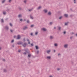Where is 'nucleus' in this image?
<instances>
[{
    "label": "nucleus",
    "instance_id": "1",
    "mask_svg": "<svg viewBox=\"0 0 77 77\" xmlns=\"http://www.w3.org/2000/svg\"><path fill=\"white\" fill-rule=\"evenodd\" d=\"M27 45H28V44H27V43H25L23 44L22 46H23V47H26V46Z\"/></svg>",
    "mask_w": 77,
    "mask_h": 77
},
{
    "label": "nucleus",
    "instance_id": "2",
    "mask_svg": "<svg viewBox=\"0 0 77 77\" xmlns=\"http://www.w3.org/2000/svg\"><path fill=\"white\" fill-rule=\"evenodd\" d=\"M28 28V27H27V26H24L23 27V30H26Z\"/></svg>",
    "mask_w": 77,
    "mask_h": 77
},
{
    "label": "nucleus",
    "instance_id": "3",
    "mask_svg": "<svg viewBox=\"0 0 77 77\" xmlns=\"http://www.w3.org/2000/svg\"><path fill=\"white\" fill-rule=\"evenodd\" d=\"M23 44V42H19L17 43L18 45H21V44Z\"/></svg>",
    "mask_w": 77,
    "mask_h": 77
},
{
    "label": "nucleus",
    "instance_id": "4",
    "mask_svg": "<svg viewBox=\"0 0 77 77\" xmlns=\"http://www.w3.org/2000/svg\"><path fill=\"white\" fill-rule=\"evenodd\" d=\"M26 40H27V41L28 42L29 44H30V40H29V39L28 38H27Z\"/></svg>",
    "mask_w": 77,
    "mask_h": 77
},
{
    "label": "nucleus",
    "instance_id": "5",
    "mask_svg": "<svg viewBox=\"0 0 77 77\" xmlns=\"http://www.w3.org/2000/svg\"><path fill=\"white\" fill-rule=\"evenodd\" d=\"M68 45L66 44L64 45V48H67L68 47Z\"/></svg>",
    "mask_w": 77,
    "mask_h": 77
},
{
    "label": "nucleus",
    "instance_id": "6",
    "mask_svg": "<svg viewBox=\"0 0 77 77\" xmlns=\"http://www.w3.org/2000/svg\"><path fill=\"white\" fill-rule=\"evenodd\" d=\"M24 51H25L26 53H28V51H29V50L28 49H26L24 50Z\"/></svg>",
    "mask_w": 77,
    "mask_h": 77
},
{
    "label": "nucleus",
    "instance_id": "7",
    "mask_svg": "<svg viewBox=\"0 0 77 77\" xmlns=\"http://www.w3.org/2000/svg\"><path fill=\"white\" fill-rule=\"evenodd\" d=\"M50 39H53V38H54V37L53 36H51L50 37Z\"/></svg>",
    "mask_w": 77,
    "mask_h": 77
},
{
    "label": "nucleus",
    "instance_id": "8",
    "mask_svg": "<svg viewBox=\"0 0 77 77\" xmlns=\"http://www.w3.org/2000/svg\"><path fill=\"white\" fill-rule=\"evenodd\" d=\"M47 53H48V54H49V53H50V51H50V50H48L47 51Z\"/></svg>",
    "mask_w": 77,
    "mask_h": 77
},
{
    "label": "nucleus",
    "instance_id": "9",
    "mask_svg": "<svg viewBox=\"0 0 77 77\" xmlns=\"http://www.w3.org/2000/svg\"><path fill=\"white\" fill-rule=\"evenodd\" d=\"M33 8H32L31 9H28V10H29V12H30V11H33Z\"/></svg>",
    "mask_w": 77,
    "mask_h": 77
},
{
    "label": "nucleus",
    "instance_id": "10",
    "mask_svg": "<svg viewBox=\"0 0 77 77\" xmlns=\"http://www.w3.org/2000/svg\"><path fill=\"white\" fill-rule=\"evenodd\" d=\"M5 28L6 29V30H8L9 29V27L8 26H5Z\"/></svg>",
    "mask_w": 77,
    "mask_h": 77
},
{
    "label": "nucleus",
    "instance_id": "11",
    "mask_svg": "<svg viewBox=\"0 0 77 77\" xmlns=\"http://www.w3.org/2000/svg\"><path fill=\"white\" fill-rule=\"evenodd\" d=\"M30 18H31V19H32V20L33 19V17L32 16V15L30 14Z\"/></svg>",
    "mask_w": 77,
    "mask_h": 77
},
{
    "label": "nucleus",
    "instance_id": "12",
    "mask_svg": "<svg viewBox=\"0 0 77 77\" xmlns=\"http://www.w3.org/2000/svg\"><path fill=\"white\" fill-rule=\"evenodd\" d=\"M18 17V18H21V17H22V15L21 14L19 15Z\"/></svg>",
    "mask_w": 77,
    "mask_h": 77
},
{
    "label": "nucleus",
    "instance_id": "13",
    "mask_svg": "<svg viewBox=\"0 0 77 77\" xmlns=\"http://www.w3.org/2000/svg\"><path fill=\"white\" fill-rule=\"evenodd\" d=\"M20 35H17V39H20Z\"/></svg>",
    "mask_w": 77,
    "mask_h": 77
},
{
    "label": "nucleus",
    "instance_id": "14",
    "mask_svg": "<svg viewBox=\"0 0 77 77\" xmlns=\"http://www.w3.org/2000/svg\"><path fill=\"white\" fill-rule=\"evenodd\" d=\"M41 8H42L41 7V6H39L38 7V8L37 9V10H39V9H41Z\"/></svg>",
    "mask_w": 77,
    "mask_h": 77
},
{
    "label": "nucleus",
    "instance_id": "15",
    "mask_svg": "<svg viewBox=\"0 0 77 77\" xmlns=\"http://www.w3.org/2000/svg\"><path fill=\"white\" fill-rule=\"evenodd\" d=\"M43 11L45 12V13H47V10L45 9Z\"/></svg>",
    "mask_w": 77,
    "mask_h": 77
},
{
    "label": "nucleus",
    "instance_id": "16",
    "mask_svg": "<svg viewBox=\"0 0 77 77\" xmlns=\"http://www.w3.org/2000/svg\"><path fill=\"white\" fill-rule=\"evenodd\" d=\"M42 30L43 31H46V30H47V29H46L45 28H43L42 29Z\"/></svg>",
    "mask_w": 77,
    "mask_h": 77
},
{
    "label": "nucleus",
    "instance_id": "17",
    "mask_svg": "<svg viewBox=\"0 0 77 77\" xmlns=\"http://www.w3.org/2000/svg\"><path fill=\"white\" fill-rule=\"evenodd\" d=\"M48 15H51V13L50 12H49L48 13Z\"/></svg>",
    "mask_w": 77,
    "mask_h": 77
},
{
    "label": "nucleus",
    "instance_id": "18",
    "mask_svg": "<svg viewBox=\"0 0 77 77\" xmlns=\"http://www.w3.org/2000/svg\"><path fill=\"white\" fill-rule=\"evenodd\" d=\"M64 16L65 17H68V15L67 14H64Z\"/></svg>",
    "mask_w": 77,
    "mask_h": 77
},
{
    "label": "nucleus",
    "instance_id": "19",
    "mask_svg": "<svg viewBox=\"0 0 77 77\" xmlns=\"http://www.w3.org/2000/svg\"><path fill=\"white\" fill-rule=\"evenodd\" d=\"M35 48L36 50H38V49L39 48V47H38V46H35Z\"/></svg>",
    "mask_w": 77,
    "mask_h": 77
},
{
    "label": "nucleus",
    "instance_id": "20",
    "mask_svg": "<svg viewBox=\"0 0 77 77\" xmlns=\"http://www.w3.org/2000/svg\"><path fill=\"white\" fill-rule=\"evenodd\" d=\"M47 58H48V59H51V56L47 57Z\"/></svg>",
    "mask_w": 77,
    "mask_h": 77
},
{
    "label": "nucleus",
    "instance_id": "21",
    "mask_svg": "<svg viewBox=\"0 0 77 77\" xmlns=\"http://www.w3.org/2000/svg\"><path fill=\"white\" fill-rule=\"evenodd\" d=\"M1 23H4V20H3V19H2L1 20Z\"/></svg>",
    "mask_w": 77,
    "mask_h": 77
},
{
    "label": "nucleus",
    "instance_id": "22",
    "mask_svg": "<svg viewBox=\"0 0 77 77\" xmlns=\"http://www.w3.org/2000/svg\"><path fill=\"white\" fill-rule=\"evenodd\" d=\"M5 1H6V0H3L2 1V3H4L5 2Z\"/></svg>",
    "mask_w": 77,
    "mask_h": 77
},
{
    "label": "nucleus",
    "instance_id": "23",
    "mask_svg": "<svg viewBox=\"0 0 77 77\" xmlns=\"http://www.w3.org/2000/svg\"><path fill=\"white\" fill-rule=\"evenodd\" d=\"M19 9H20V11H21V10H22V8H21V7H19Z\"/></svg>",
    "mask_w": 77,
    "mask_h": 77
},
{
    "label": "nucleus",
    "instance_id": "24",
    "mask_svg": "<svg viewBox=\"0 0 77 77\" xmlns=\"http://www.w3.org/2000/svg\"><path fill=\"white\" fill-rule=\"evenodd\" d=\"M54 45L55 47H57V44L55 43L54 44Z\"/></svg>",
    "mask_w": 77,
    "mask_h": 77
},
{
    "label": "nucleus",
    "instance_id": "25",
    "mask_svg": "<svg viewBox=\"0 0 77 77\" xmlns=\"http://www.w3.org/2000/svg\"><path fill=\"white\" fill-rule=\"evenodd\" d=\"M62 16L60 17L59 18V20H61L62 18Z\"/></svg>",
    "mask_w": 77,
    "mask_h": 77
},
{
    "label": "nucleus",
    "instance_id": "26",
    "mask_svg": "<svg viewBox=\"0 0 77 77\" xmlns=\"http://www.w3.org/2000/svg\"><path fill=\"white\" fill-rule=\"evenodd\" d=\"M34 27V25H32L30 26V27Z\"/></svg>",
    "mask_w": 77,
    "mask_h": 77
},
{
    "label": "nucleus",
    "instance_id": "27",
    "mask_svg": "<svg viewBox=\"0 0 77 77\" xmlns=\"http://www.w3.org/2000/svg\"><path fill=\"white\" fill-rule=\"evenodd\" d=\"M27 23H30V21H29V20H27Z\"/></svg>",
    "mask_w": 77,
    "mask_h": 77
},
{
    "label": "nucleus",
    "instance_id": "28",
    "mask_svg": "<svg viewBox=\"0 0 77 77\" xmlns=\"http://www.w3.org/2000/svg\"><path fill=\"white\" fill-rule=\"evenodd\" d=\"M60 29H61V27H58V29L59 30H60Z\"/></svg>",
    "mask_w": 77,
    "mask_h": 77
},
{
    "label": "nucleus",
    "instance_id": "29",
    "mask_svg": "<svg viewBox=\"0 0 77 77\" xmlns=\"http://www.w3.org/2000/svg\"><path fill=\"white\" fill-rule=\"evenodd\" d=\"M3 14H4V15H5L6 14V12H3Z\"/></svg>",
    "mask_w": 77,
    "mask_h": 77
},
{
    "label": "nucleus",
    "instance_id": "30",
    "mask_svg": "<svg viewBox=\"0 0 77 77\" xmlns=\"http://www.w3.org/2000/svg\"><path fill=\"white\" fill-rule=\"evenodd\" d=\"M28 56L29 57H31V54H29Z\"/></svg>",
    "mask_w": 77,
    "mask_h": 77
},
{
    "label": "nucleus",
    "instance_id": "31",
    "mask_svg": "<svg viewBox=\"0 0 77 77\" xmlns=\"http://www.w3.org/2000/svg\"><path fill=\"white\" fill-rule=\"evenodd\" d=\"M38 32H35V35H38Z\"/></svg>",
    "mask_w": 77,
    "mask_h": 77
},
{
    "label": "nucleus",
    "instance_id": "32",
    "mask_svg": "<svg viewBox=\"0 0 77 77\" xmlns=\"http://www.w3.org/2000/svg\"><path fill=\"white\" fill-rule=\"evenodd\" d=\"M10 26H11L12 27V24L11 23H10Z\"/></svg>",
    "mask_w": 77,
    "mask_h": 77
},
{
    "label": "nucleus",
    "instance_id": "33",
    "mask_svg": "<svg viewBox=\"0 0 77 77\" xmlns=\"http://www.w3.org/2000/svg\"><path fill=\"white\" fill-rule=\"evenodd\" d=\"M39 51H37V54H38V53H39Z\"/></svg>",
    "mask_w": 77,
    "mask_h": 77
},
{
    "label": "nucleus",
    "instance_id": "34",
    "mask_svg": "<svg viewBox=\"0 0 77 77\" xmlns=\"http://www.w3.org/2000/svg\"><path fill=\"white\" fill-rule=\"evenodd\" d=\"M4 72H6V69H4Z\"/></svg>",
    "mask_w": 77,
    "mask_h": 77
},
{
    "label": "nucleus",
    "instance_id": "35",
    "mask_svg": "<svg viewBox=\"0 0 77 77\" xmlns=\"http://www.w3.org/2000/svg\"><path fill=\"white\" fill-rule=\"evenodd\" d=\"M67 25H68V23H65V26H66Z\"/></svg>",
    "mask_w": 77,
    "mask_h": 77
},
{
    "label": "nucleus",
    "instance_id": "36",
    "mask_svg": "<svg viewBox=\"0 0 77 77\" xmlns=\"http://www.w3.org/2000/svg\"><path fill=\"white\" fill-rule=\"evenodd\" d=\"M14 42V40H13L11 41V43H12V42Z\"/></svg>",
    "mask_w": 77,
    "mask_h": 77
},
{
    "label": "nucleus",
    "instance_id": "37",
    "mask_svg": "<svg viewBox=\"0 0 77 77\" xmlns=\"http://www.w3.org/2000/svg\"><path fill=\"white\" fill-rule=\"evenodd\" d=\"M23 54H27L26 53V52H24Z\"/></svg>",
    "mask_w": 77,
    "mask_h": 77
},
{
    "label": "nucleus",
    "instance_id": "38",
    "mask_svg": "<svg viewBox=\"0 0 77 77\" xmlns=\"http://www.w3.org/2000/svg\"><path fill=\"white\" fill-rule=\"evenodd\" d=\"M74 3H76V2H75V0H74Z\"/></svg>",
    "mask_w": 77,
    "mask_h": 77
},
{
    "label": "nucleus",
    "instance_id": "39",
    "mask_svg": "<svg viewBox=\"0 0 77 77\" xmlns=\"http://www.w3.org/2000/svg\"><path fill=\"white\" fill-rule=\"evenodd\" d=\"M20 21H21V22L23 21V19H20Z\"/></svg>",
    "mask_w": 77,
    "mask_h": 77
},
{
    "label": "nucleus",
    "instance_id": "40",
    "mask_svg": "<svg viewBox=\"0 0 77 77\" xmlns=\"http://www.w3.org/2000/svg\"><path fill=\"white\" fill-rule=\"evenodd\" d=\"M10 31H11V32H12V33L13 32V30H12L11 29L10 30Z\"/></svg>",
    "mask_w": 77,
    "mask_h": 77
},
{
    "label": "nucleus",
    "instance_id": "41",
    "mask_svg": "<svg viewBox=\"0 0 77 77\" xmlns=\"http://www.w3.org/2000/svg\"><path fill=\"white\" fill-rule=\"evenodd\" d=\"M52 24H53V23L52 22H50V24H51V25Z\"/></svg>",
    "mask_w": 77,
    "mask_h": 77
},
{
    "label": "nucleus",
    "instance_id": "42",
    "mask_svg": "<svg viewBox=\"0 0 77 77\" xmlns=\"http://www.w3.org/2000/svg\"><path fill=\"white\" fill-rule=\"evenodd\" d=\"M23 41H26V38H24L23 39Z\"/></svg>",
    "mask_w": 77,
    "mask_h": 77
},
{
    "label": "nucleus",
    "instance_id": "43",
    "mask_svg": "<svg viewBox=\"0 0 77 77\" xmlns=\"http://www.w3.org/2000/svg\"><path fill=\"white\" fill-rule=\"evenodd\" d=\"M30 35H31V36H33V33H31Z\"/></svg>",
    "mask_w": 77,
    "mask_h": 77
},
{
    "label": "nucleus",
    "instance_id": "44",
    "mask_svg": "<svg viewBox=\"0 0 77 77\" xmlns=\"http://www.w3.org/2000/svg\"><path fill=\"white\" fill-rule=\"evenodd\" d=\"M31 45L32 46H33V44H31Z\"/></svg>",
    "mask_w": 77,
    "mask_h": 77
},
{
    "label": "nucleus",
    "instance_id": "45",
    "mask_svg": "<svg viewBox=\"0 0 77 77\" xmlns=\"http://www.w3.org/2000/svg\"><path fill=\"white\" fill-rule=\"evenodd\" d=\"M63 33H64V34H65L66 33V32L64 31V32H63Z\"/></svg>",
    "mask_w": 77,
    "mask_h": 77
},
{
    "label": "nucleus",
    "instance_id": "46",
    "mask_svg": "<svg viewBox=\"0 0 77 77\" xmlns=\"http://www.w3.org/2000/svg\"><path fill=\"white\" fill-rule=\"evenodd\" d=\"M11 1H12V0H9V2H11Z\"/></svg>",
    "mask_w": 77,
    "mask_h": 77
},
{
    "label": "nucleus",
    "instance_id": "47",
    "mask_svg": "<svg viewBox=\"0 0 77 77\" xmlns=\"http://www.w3.org/2000/svg\"><path fill=\"white\" fill-rule=\"evenodd\" d=\"M24 3H26V1L25 0L24 1Z\"/></svg>",
    "mask_w": 77,
    "mask_h": 77
},
{
    "label": "nucleus",
    "instance_id": "48",
    "mask_svg": "<svg viewBox=\"0 0 77 77\" xmlns=\"http://www.w3.org/2000/svg\"><path fill=\"white\" fill-rule=\"evenodd\" d=\"M72 37H70V39H72Z\"/></svg>",
    "mask_w": 77,
    "mask_h": 77
},
{
    "label": "nucleus",
    "instance_id": "49",
    "mask_svg": "<svg viewBox=\"0 0 77 77\" xmlns=\"http://www.w3.org/2000/svg\"><path fill=\"white\" fill-rule=\"evenodd\" d=\"M3 61H5V59H3Z\"/></svg>",
    "mask_w": 77,
    "mask_h": 77
},
{
    "label": "nucleus",
    "instance_id": "50",
    "mask_svg": "<svg viewBox=\"0 0 77 77\" xmlns=\"http://www.w3.org/2000/svg\"><path fill=\"white\" fill-rule=\"evenodd\" d=\"M57 70H58V71H59V70H60V68L57 69Z\"/></svg>",
    "mask_w": 77,
    "mask_h": 77
},
{
    "label": "nucleus",
    "instance_id": "51",
    "mask_svg": "<svg viewBox=\"0 0 77 77\" xmlns=\"http://www.w3.org/2000/svg\"><path fill=\"white\" fill-rule=\"evenodd\" d=\"M18 52H21V50H19L18 51Z\"/></svg>",
    "mask_w": 77,
    "mask_h": 77
},
{
    "label": "nucleus",
    "instance_id": "52",
    "mask_svg": "<svg viewBox=\"0 0 77 77\" xmlns=\"http://www.w3.org/2000/svg\"><path fill=\"white\" fill-rule=\"evenodd\" d=\"M49 77H53V76L52 75H50Z\"/></svg>",
    "mask_w": 77,
    "mask_h": 77
},
{
    "label": "nucleus",
    "instance_id": "53",
    "mask_svg": "<svg viewBox=\"0 0 77 77\" xmlns=\"http://www.w3.org/2000/svg\"><path fill=\"white\" fill-rule=\"evenodd\" d=\"M54 29H56V27H54Z\"/></svg>",
    "mask_w": 77,
    "mask_h": 77
},
{
    "label": "nucleus",
    "instance_id": "54",
    "mask_svg": "<svg viewBox=\"0 0 77 77\" xmlns=\"http://www.w3.org/2000/svg\"><path fill=\"white\" fill-rule=\"evenodd\" d=\"M59 55H60V54H58V56H59Z\"/></svg>",
    "mask_w": 77,
    "mask_h": 77
},
{
    "label": "nucleus",
    "instance_id": "55",
    "mask_svg": "<svg viewBox=\"0 0 77 77\" xmlns=\"http://www.w3.org/2000/svg\"><path fill=\"white\" fill-rule=\"evenodd\" d=\"M8 20V18H6V19H5V20Z\"/></svg>",
    "mask_w": 77,
    "mask_h": 77
},
{
    "label": "nucleus",
    "instance_id": "56",
    "mask_svg": "<svg viewBox=\"0 0 77 77\" xmlns=\"http://www.w3.org/2000/svg\"><path fill=\"white\" fill-rule=\"evenodd\" d=\"M72 34H74V33H73V32H72Z\"/></svg>",
    "mask_w": 77,
    "mask_h": 77
},
{
    "label": "nucleus",
    "instance_id": "57",
    "mask_svg": "<svg viewBox=\"0 0 77 77\" xmlns=\"http://www.w3.org/2000/svg\"><path fill=\"white\" fill-rule=\"evenodd\" d=\"M55 51H55V50H54V52H55Z\"/></svg>",
    "mask_w": 77,
    "mask_h": 77
},
{
    "label": "nucleus",
    "instance_id": "58",
    "mask_svg": "<svg viewBox=\"0 0 77 77\" xmlns=\"http://www.w3.org/2000/svg\"><path fill=\"white\" fill-rule=\"evenodd\" d=\"M76 36H77V34H76Z\"/></svg>",
    "mask_w": 77,
    "mask_h": 77
},
{
    "label": "nucleus",
    "instance_id": "59",
    "mask_svg": "<svg viewBox=\"0 0 77 77\" xmlns=\"http://www.w3.org/2000/svg\"><path fill=\"white\" fill-rule=\"evenodd\" d=\"M13 47H14V45L13 46Z\"/></svg>",
    "mask_w": 77,
    "mask_h": 77
},
{
    "label": "nucleus",
    "instance_id": "60",
    "mask_svg": "<svg viewBox=\"0 0 77 77\" xmlns=\"http://www.w3.org/2000/svg\"><path fill=\"white\" fill-rule=\"evenodd\" d=\"M70 10H71V11H72V9H70Z\"/></svg>",
    "mask_w": 77,
    "mask_h": 77
},
{
    "label": "nucleus",
    "instance_id": "61",
    "mask_svg": "<svg viewBox=\"0 0 77 77\" xmlns=\"http://www.w3.org/2000/svg\"><path fill=\"white\" fill-rule=\"evenodd\" d=\"M14 38H15V36H14Z\"/></svg>",
    "mask_w": 77,
    "mask_h": 77
},
{
    "label": "nucleus",
    "instance_id": "62",
    "mask_svg": "<svg viewBox=\"0 0 77 77\" xmlns=\"http://www.w3.org/2000/svg\"><path fill=\"white\" fill-rule=\"evenodd\" d=\"M24 21H26V20L24 19Z\"/></svg>",
    "mask_w": 77,
    "mask_h": 77
},
{
    "label": "nucleus",
    "instance_id": "63",
    "mask_svg": "<svg viewBox=\"0 0 77 77\" xmlns=\"http://www.w3.org/2000/svg\"><path fill=\"white\" fill-rule=\"evenodd\" d=\"M0 50H1V48H0Z\"/></svg>",
    "mask_w": 77,
    "mask_h": 77
}]
</instances>
